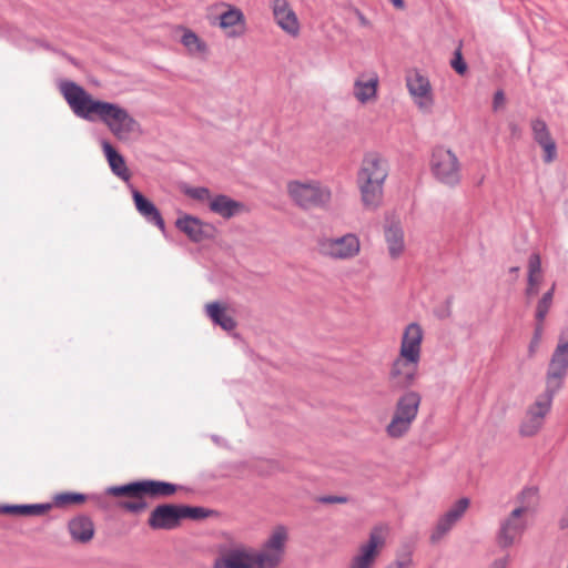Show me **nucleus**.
<instances>
[{"mask_svg": "<svg viewBox=\"0 0 568 568\" xmlns=\"http://www.w3.org/2000/svg\"><path fill=\"white\" fill-rule=\"evenodd\" d=\"M207 316L212 320L215 325L221 326L224 331H232L235 328L236 323L232 316H230L225 308L219 303L213 302L206 305Z\"/></svg>", "mask_w": 568, "mask_h": 568, "instance_id": "29", "label": "nucleus"}, {"mask_svg": "<svg viewBox=\"0 0 568 568\" xmlns=\"http://www.w3.org/2000/svg\"><path fill=\"white\" fill-rule=\"evenodd\" d=\"M320 501L323 504H344L347 501V497L328 495V496L321 497Z\"/></svg>", "mask_w": 568, "mask_h": 568, "instance_id": "44", "label": "nucleus"}, {"mask_svg": "<svg viewBox=\"0 0 568 568\" xmlns=\"http://www.w3.org/2000/svg\"><path fill=\"white\" fill-rule=\"evenodd\" d=\"M554 398L544 394L537 396L530 405L519 426V433L524 437L535 436L542 427L546 416L549 414Z\"/></svg>", "mask_w": 568, "mask_h": 568, "instance_id": "9", "label": "nucleus"}, {"mask_svg": "<svg viewBox=\"0 0 568 568\" xmlns=\"http://www.w3.org/2000/svg\"><path fill=\"white\" fill-rule=\"evenodd\" d=\"M68 530L75 541L85 544L94 536V525L89 516L78 515L69 520Z\"/></svg>", "mask_w": 568, "mask_h": 568, "instance_id": "22", "label": "nucleus"}, {"mask_svg": "<svg viewBox=\"0 0 568 568\" xmlns=\"http://www.w3.org/2000/svg\"><path fill=\"white\" fill-rule=\"evenodd\" d=\"M530 126L534 141L544 150V162H554L557 159V145L547 123L541 119H534L531 120Z\"/></svg>", "mask_w": 568, "mask_h": 568, "instance_id": "17", "label": "nucleus"}, {"mask_svg": "<svg viewBox=\"0 0 568 568\" xmlns=\"http://www.w3.org/2000/svg\"><path fill=\"white\" fill-rule=\"evenodd\" d=\"M87 498V495L82 493L67 491L57 494L53 500L57 506H62L65 504H81L85 501Z\"/></svg>", "mask_w": 568, "mask_h": 568, "instance_id": "36", "label": "nucleus"}, {"mask_svg": "<svg viewBox=\"0 0 568 568\" xmlns=\"http://www.w3.org/2000/svg\"><path fill=\"white\" fill-rule=\"evenodd\" d=\"M405 81L408 93L416 106L420 111L429 113L435 103L429 79L418 70H414L406 75Z\"/></svg>", "mask_w": 568, "mask_h": 568, "instance_id": "8", "label": "nucleus"}, {"mask_svg": "<svg viewBox=\"0 0 568 568\" xmlns=\"http://www.w3.org/2000/svg\"><path fill=\"white\" fill-rule=\"evenodd\" d=\"M181 42L190 51L201 52L205 48L204 43L192 31L184 32L182 36Z\"/></svg>", "mask_w": 568, "mask_h": 568, "instance_id": "37", "label": "nucleus"}, {"mask_svg": "<svg viewBox=\"0 0 568 568\" xmlns=\"http://www.w3.org/2000/svg\"><path fill=\"white\" fill-rule=\"evenodd\" d=\"M410 362L405 359L396 358L389 372V382L393 389H407L410 387L416 379V366L408 368Z\"/></svg>", "mask_w": 568, "mask_h": 568, "instance_id": "18", "label": "nucleus"}, {"mask_svg": "<svg viewBox=\"0 0 568 568\" xmlns=\"http://www.w3.org/2000/svg\"><path fill=\"white\" fill-rule=\"evenodd\" d=\"M185 194L197 201H205L210 199V191L204 186L189 187L185 190Z\"/></svg>", "mask_w": 568, "mask_h": 568, "instance_id": "41", "label": "nucleus"}, {"mask_svg": "<svg viewBox=\"0 0 568 568\" xmlns=\"http://www.w3.org/2000/svg\"><path fill=\"white\" fill-rule=\"evenodd\" d=\"M142 480L131 481L125 485L111 486L106 488V494L112 496H128L132 498H142Z\"/></svg>", "mask_w": 568, "mask_h": 568, "instance_id": "31", "label": "nucleus"}, {"mask_svg": "<svg viewBox=\"0 0 568 568\" xmlns=\"http://www.w3.org/2000/svg\"><path fill=\"white\" fill-rule=\"evenodd\" d=\"M52 508V504H22L0 506V513L21 515V516H41Z\"/></svg>", "mask_w": 568, "mask_h": 568, "instance_id": "28", "label": "nucleus"}, {"mask_svg": "<svg viewBox=\"0 0 568 568\" xmlns=\"http://www.w3.org/2000/svg\"><path fill=\"white\" fill-rule=\"evenodd\" d=\"M175 226L194 243L212 239L215 232L212 224L205 223L190 214L180 216L175 222Z\"/></svg>", "mask_w": 568, "mask_h": 568, "instance_id": "13", "label": "nucleus"}, {"mask_svg": "<svg viewBox=\"0 0 568 568\" xmlns=\"http://www.w3.org/2000/svg\"><path fill=\"white\" fill-rule=\"evenodd\" d=\"M568 526V519L567 520H560V527L566 528Z\"/></svg>", "mask_w": 568, "mask_h": 568, "instance_id": "50", "label": "nucleus"}, {"mask_svg": "<svg viewBox=\"0 0 568 568\" xmlns=\"http://www.w3.org/2000/svg\"><path fill=\"white\" fill-rule=\"evenodd\" d=\"M101 145L112 173L119 179L129 182L130 173L123 155H121L106 140H102Z\"/></svg>", "mask_w": 568, "mask_h": 568, "instance_id": "23", "label": "nucleus"}, {"mask_svg": "<svg viewBox=\"0 0 568 568\" xmlns=\"http://www.w3.org/2000/svg\"><path fill=\"white\" fill-rule=\"evenodd\" d=\"M287 531L278 526L260 550L235 545L221 550L214 561V568H276L284 554Z\"/></svg>", "mask_w": 568, "mask_h": 568, "instance_id": "2", "label": "nucleus"}, {"mask_svg": "<svg viewBox=\"0 0 568 568\" xmlns=\"http://www.w3.org/2000/svg\"><path fill=\"white\" fill-rule=\"evenodd\" d=\"M518 271H519V267H517V266H514V267H511V268H510V272H511V273H516V272H518Z\"/></svg>", "mask_w": 568, "mask_h": 568, "instance_id": "51", "label": "nucleus"}, {"mask_svg": "<svg viewBox=\"0 0 568 568\" xmlns=\"http://www.w3.org/2000/svg\"><path fill=\"white\" fill-rule=\"evenodd\" d=\"M430 171L442 184L454 187L460 182V164L456 154L443 146H436L432 153Z\"/></svg>", "mask_w": 568, "mask_h": 568, "instance_id": "6", "label": "nucleus"}, {"mask_svg": "<svg viewBox=\"0 0 568 568\" xmlns=\"http://www.w3.org/2000/svg\"><path fill=\"white\" fill-rule=\"evenodd\" d=\"M505 103V93L503 90H497L494 94L493 108L498 110Z\"/></svg>", "mask_w": 568, "mask_h": 568, "instance_id": "46", "label": "nucleus"}, {"mask_svg": "<svg viewBox=\"0 0 568 568\" xmlns=\"http://www.w3.org/2000/svg\"><path fill=\"white\" fill-rule=\"evenodd\" d=\"M320 254L334 260H348L358 254L359 239L353 233L338 237H323L317 242Z\"/></svg>", "mask_w": 568, "mask_h": 568, "instance_id": "7", "label": "nucleus"}, {"mask_svg": "<svg viewBox=\"0 0 568 568\" xmlns=\"http://www.w3.org/2000/svg\"><path fill=\"white\" fill-rule=\"evenodd\" d=\"M387 175V163L378 153L368 152L364 155L357 173V185L366 209H376L382 202L383 186Z\"/></svg>", "mask_w": 568, "mask_h": 568, "instance_id": "3", "label": "nucleus"}, {"mask_svg": "<svg viewBox=\"0 0 568 568\" xmlns=\"http://www.w3.org/2000/svg\"><path fill=\"white\" fill-rule=\"evenodd\" d=\"M510 561L509 555L495 559L488 568H507Z\"/></svg>", "mask_w": 568, "mask_h": 568, "instance_id": "45", "label": "nucleus"}, {"mask_svg": "<svg viewBox=\"0 0 568 568\" xmlns=\"http://www.w3.org/2000/svg\"><path fill=\"white\" fill-rule=\"evenodd\" d=\"M422 396L415 390L403 393L396 404L390 422L386 426V434L390 438H400L410 429L418 415Z\"/></svg>", "mask_w": 568, "mask_h": 568, "instance_id": "4", "label": "nucleus"}, {"mask_svg": "<svg viewBox=\"0 0 568 568\" xmlns=\"http://www.w3.org/2000/svg\"><path fill=\"white\" fill-rule=\"evenodd\" d=\"M413 565L412 554L409 551L398 554L396 560L389 564L387 568H410Z\"/></svg>", "mask_w": 568, "mask_h": 568, "instance_id": "40", "label": "nucleus"}, {"mask_svg": "<svg viewBox=\"0 0 568 568\" xmlns=\"http://www.w3.org/2000/svg\"><path fill=\"white\" fill-rule=\"evenodd\" d=\"M271 9L275 22L283 31L293 37L298 34L300 22L287 0H272Z\"/></svg>", "mask_w": 568, "mask_h": 568, "instance_id": "16", "label": "nucleus"}, {"mask_svg": "<svg viewBox=\"0 0 568 568\" xmlns=\"http://www.w3.org/2000/svg\"><path fill=\"white\" fill-rule=\"evenodd\" d=\"M385 545V538L382 527H375L368 537V540L361 545L358 551L351 559L348 568H372Z\"/></svg>", "mask_w": 568, "mask_h": 568, "instance_id": "11", "label": "nucleus"}, {"mask_svg": "<svg viewBox=\"0 0 568 568\" xmlns=\"http://www.w3.org/2000/svg\"><path fill=\"white\" fill-rule=\"evenodd\" d=\"M389 1H390V2L393 3V6H394L395 8H397V9H403V8H404V6H405L404 0H389Z\"/></svg>", "mask_w": 568, "mask_h": 568, "instance_id": "49", "label": "nucleus"}, {"mask_svg": "<svg viewBox=\"0 0 568 568\" xmlns=\"http://www.w3.org/2000/svg\"><path fill=\"white\" fill-rule=\"evenodd\" d=\"M142 497L149 496L151 498H164L174 495L179 486L164 480L143 479L142 480Z\"/></svg>", "mask_w": 568, "mask_h": 568, "instance_id": "25", "label": "nucleus"}, {"mask_svg": "<svg viewBox=\"0 0 568 568\" xmlns=\"http://www.w3.org/2000/svg\"><path fill=\"white\" fill-rule=\"evenodd\" d=\"M181 519H193L200 520L210 516L212 513L210 509L200 506H184L180 505Z\"/></svg>", "mask_w": 568, "mask_h": 568, "instance_id": "35", "label": "nucleus"}, {"mask_svg": "<svg viewBox=\"0 0 568 568\" xmlns=\"http://www.w3.org/2000/svg\"><path fill=\"white\" fill-rule=\"evenodd\" d=\"M423 341V329L417 323H410L404 331L399 357L405 362H410L413 366H417L420 359V345Z\"/></svg>", "mask_w": 568, "mask_h": 568, "instance_id": "12", "label": "nucleus"}, {"mask_svg": "<svg viewBox=\"0 0 568 568\" xmlns=\"http://www.w3.org/2000/svg\"><path fill=\"white\" fill-rule=\"evenodd\" d=\"M219 20H220L219 26L222 29L227 30L229 28H232L240 22H244V16L240 9L230 7V9L227 11L223 12L219 17Z\"/></svg>", "mask_w": 568, "mask_h": 568, "instance_id": "32", "label": "nucleus"}, {"mask_svg": "<svg viewBox=\"0 0 568 568\" xmlns=\"http://www.w3.org/2000/svg\"><path fill=\"white\" fill-rule=\"evenodd\" d=\"M452 68L460 75L465 74L467 71V63L465 62L460 49H457L454 52V57L450 60Z\"/></svg>", "mask_w": 568, "mask_h": 568, "instance_id": "38", "label": "nucleus"}, {"mask_svg": "<svg viewBox=\"0 0 568 568\" xmlns=\"http://www.w3.org/2000/svg\"><path fill=\"white\" fill-rule=\"evenodd\" d=\"M568 375V365L550 361L546 374V388L544 395L554 398L562 387L564 381Z\"/></svg>", "mask_w": 568, "mask_h": 568, "instance_id": "20", "label": "nucleus"}, {"mask_svg": "<svg viewBox=\"0 0 568 568\" xmlns=\"http://www.w3.org/2000/svg\"><path fill=\"white\" fill-rule=\"evenodd\" d=\"M537 293H538V286H529V285H527V288H526L527 296H534Z\"/></svg>", "mask_w": 568, "mask_h": 568, "instance_id": "48", "label": "nucleus"}, {"mask_svg": "<svg viewBox=\"0 0 568 568\" xmlns=\"http://www.w3.org/2000/svg\"><path fill=\"white\" fill-rule=\"evenodd\" d=\"M132 197L136 211L145 219V221L158 226L162 232H164V220L154 203L135 189H132Z\"/></svg>", "mask_w": 568, "mask_h": 568, "instance_id": "19", "label": "nucleus"}, {"mask_svg": "<svg viewBox=\"0 0 568 568\" xmlns=\"http://www.w3.org/2000/svg\"><path fill=\"white\" fill-rule=\"evenodd\" d=\"M287 191L293 202L304 210L325 209L332 199V191L316 180L291 181Z\"/></svg>", "mask_w": 568, "mask_h": 568, "instance_id": "5", "label": "nucleus"}, {"mask_svg": "<svg viewBox=\"0 0 568 568\" xmlns=\"http://www.w3.org/2000/svg\"><path fill=\"white\" fill-rule=\"evenodd\" d=\"M541 272V260L539 254L534 253L528 261V275H538Z\"/></svg>", "mask_w": 568, "mask_h": 568, "instance_id": "43", "label": "nucleus"}, {"mask_svg": "<svg viewBox=\"0 0 568 568\" xmlns=\"http://www.w3.org/2000/svg\"><path fill=\"white\" fill-rule=\"evenodd\" d=\"M60 91L72 112L89 122L101 121L119 140L126 139L139 129L138 121L118 103L93 99L73 81L60 84Z\"/></svg>", "mask_w": 568, "mask_h": 568, "instance_id": "1", "label": "nucleus"}, {"mask_svg": "<svg viewBox=\"0 0 568 568\" xmlns=\"http://www.w3.org/2000/svg\"><path fill=\"white\" fill-rule=\"evenodd\" d=\"M378 77L373 74L372 77L364 79L361 77L354 82L353 93L354 97L361 102L366 103L374 99L377 93Z\"/></svg>", "mask_w": 568, "mask_h": 568, "instance_id": "27", "label": "nucleus"}, {"mask_svg": "<svg viewBox=\"0 0 568 568\" xmlns=\"http://www.w3.org/2000/svg\"><path fill=\"white\" fill-rule=\"evenodd\" d=\"M554 293H555V285H552L551 288L542 295V297L539 300V302L537 304L536 320L540 323L544 322V320L546 318V316L551 307Z\"/></svg>", "mask_w": 568, "mask_h": 568, "instance_id": "34", "label": "nucleus"}, {"mask_svg": "<svg viewBox=\"0 0 568 568\" xmlns=\"http://www.w3.org/2000/svg\"><path fill=\"white\" fill-rule=\"evenodd\" d=\"M181 520L180 505L162 504L151 511L148 524L152 529L172 530Z\"/></svg>", "mask_w": 568, "mask_h": 568, "instance_id": "14", "label": "nucleus"}, {"mask_svg": "<svg viewBox=\"0 0 568 568\" xmlns=\"http://www.w3.org/2000/svg\"><path fill=\"white\" fill-rule=\"evenodd\" d=\"M243 209V204L226 195H216L210 202V210L224 219H231L237 215Z\"/></svg>", "mask_w": 568, "mask_h": 568, "instance_id": "26", "label": "nucleus"}, {"mask_svg": "<svg viewBox=\"0 0 568 568\" xmlns=\"http://www.w3.org/2000/svg\"><path fill=\"white\" fill-rule=\"evenodd\" d=\"M550 361L568 365V331H562Z\"/></svg>", "mask_w": 568, "mask_h": 568, "instance_id": "33", "label": "nucleus"}, {"mask_svg": "<svg viewBox=\"0 0 568 568\" xmlns=\"http://www.w3.org/2000/svg\"><path fill=\"white\" fill-rule=\"evenodd\" d=\"M361 22H362L363 24H366V23H367V21H366V19H365L364 17H361Z\"/></svg>", "mask_w": 568, "mask_h": 568, "instance_id": "52", "label": "nucleus"}, {"mask_svg": "<svg viewBox=\"0 0 568 568\" xmlns=\"http://www.w3.org/2000/svg\"><path fill=\"white\" fill-rule=\"evenodd\" d=\"M568 375V365L550 361L546 374V388L544 395L554 398L562 387L564 381Z\"/></svg>", "mask_w": 568, "mask_h": 568, "instance_id": "21", "label": "nucleus"}, {"mask_svg": "<svg viewBox=\"0 0 568 568\" xmlns=\"http://www.w3.org/2000/svg\"><path fill=\"white\" fill-rule=\"evenodd\" d=\"M120 507H122L123 509H125L130 513L139 514L148 507V504L144 500L122 501L120 504Z\"/></svg>", "mask_w": 568, "mask_h": 568, "instance_id": "42", "label": "nucleus"}, {"mask_svg": "<svg viewBox=\"0 0 568 568\" xmlns=\"http://www.w3.org/2000/svg\"><path fill=\"white\" fill-rule=\"evenodd\" d=\"M527 528V519L519 509H513L503 518L496 534V541L501 549L511 547L519 540Z\"/></svg>", "mask_w": 568, "mask_h": 568, "instance_id": "10", "label": "nucleus"}, {"mask_svg": "<svg viewBox=\"0 0 568 568\" xmlns=\"http://www.w3.org/2000/svg\"><path fill=\"white\" fill-rule=\"evenodd\" d=\"M385 240L389 255L397 258L404 251V231L398 222L390 221L385 225Z\"/></svg>", "mask_w": 568, "mask_h": 568, "instance_id": "24", "label": "nucleus"}, {"mask_svg": "<svg viewBox=\"0 0 568 568\" xmlns=\"http://www.w3.org/2000/svg\"><path fill=\"white\" fill-rule=\"evenodd\" d=\"M527 282V285L529 286H538L539 280L537 275H528Z\"/></svg>", "mask_w": 568, "mask_h": 568, "instance_id": "47", "label": "nucleus"}, {"mask_svg": "<svg viewBox=\"0 0 568 568\" xmlns=\"http://www.w3.org/2000/svg\"><path fill=\"white\" fill-rule=\"evenodd\" d=\"M518 506L521 515H527L535 510L538 501V489L536 487H525L517 496Z\"/></svg>", "mask_w": 568, "mask_h": 568, "instance_id": "30", "label": "nucleus"}, {"mask_svg": "<svg viewBox=\"0 0 568 568\" xmlns=\"http://www.w3.org/2000/svg\"><path fill=\"white\" fill-rule=\"evenodd\" d=\"M541 336H542V323L538 322V324L535 327L532 338L528 346V354L530 357H532L535 355L536 349L538 348L539 343L541 341Z\"/></svg>", "mask_w": 568, "mask_h": 568, "instance_id": "39", "label": "nucleus"}, {"mask_svg": "<svg viewBox=\"0 0 568 568\" xmlns=\"http://www.w3.org/2000/svg\"><path fill=\"white\" fill-rule=\"evenodd\" d=\"M469 506V499L460 498L450 509H448L437 521L435 529L430 535L432 542L439 541L462 518Z\"/></svg>", "mask_w": 568, "mask_h": 568, "instance_id": "15", "label": "nucleus"}]
</instances>
